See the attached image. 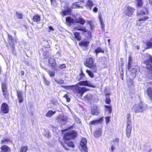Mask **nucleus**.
<instances>
[{"mask_svg":"<svg viewBox=\"0 0 152 152\" xmlns=\"http://www.w3.org/2000/svg\"><path fill=\"white\" fill-rule=\"evenodd\" d=\"M78 84L81 86H88L91 87H93L91 82L87 80L80 82L78 83V84L75 85V92L77 94H78L81 97L82 96L83 93L86 91L87 89L86 88L79 87Z\"/></svg>","mask_w":152,"mask_h":152,"instance_id":"obj_1","label":"nucleus"},{"mask_svg":"<svg viewBox=\"0 0 152 152\" xmlns=\"http://www.w3.org/2000/svg\"><path fill=\"white\" fill-rule=\"evenodd\" d=\"M149 59L144 62L146 64L147 69V74L146 76L147 79H152V57L149 54H148Z\"/></svg>","mask_w":152,"mask_h":152,"instance_id":"obj_2","label":"nucleus"},{"mask_svg":"<svg viewBox=\"0 0 152 152\" xmlns=\"http://www.w3.org/2000/svg\"><path fill=\"white\" fill-rule=\"evenodd\" d=\"M84 64L86 67L91 69L92 72H96V66L94 64V59L93 58H88Z\"/></svg>","mask_w":152,"mask_h":152,"instance_id":"obj_3","label":"nucleus"},{"mask_svg":"<svg viewBox=\"0 0 152 152\" xmlns=\"http://www.w3.org/2000/svg\"><path fill=\"white\" fill-rule=\"evenodd\" d=\"M130 114H128L127 115L126 134V136L128 138H129L130 137L132 129L131 120L130 118Z\"/></svg>","mask_w":152,"mask_h":152,"instance_id":"obj_4","label":"nucleus"},{"mask_svg":"<svg viewBox=\"0 0 152 152\" xmlns=\"http://www.w3.org/2000/svg\"><path fill=\"white\" fill-rule=\"evenodd\" d=\"M66 22L71 23H74L75 22L77 23H80L81 25H83L86 23V21L82 17L76 18L75 20L72 18L70 17H68L66 18Z\"/></svg>","mask_w":152,"mask_h":152,"instance_id":"obj_5","label":"nucleus"},{"mask_svg":"<svg viewBox=\"0 0 152 152\" xmlns=\"http://www.w3.org/2000/svg\"><path fill=\"white\" fill-rule=\"evenodd\" d=\"M77 133L76 131L73 130L65 133L64 135V139L65 141H68L75 137Z\"/></svg>","mask_w":152,"mask_h":152,"instance_id":"obj_6","label":"nucleus"},{"mask_svg":"<svg viewBox=\"0 0 152 152\" xmlns=\"http://www.w3.org/2000/svg\"><path fill=\"white\" fill-rule=\"evenodd\" d=\"M142 103L135 105L133 107L132 110L135 113L142 112L145 109Z\"/></svg>","mask_w":152,"mask_h":152,"instance_id":"obj_7","label":"nucleus"},{"mask_svg":"<svg viewBox=\"0 0 152 152\" xmlns=\"http://www.w3.org/2000/svg\"><path fill=\"white\" fill-rule=\"evenodd\" d=\"M64 144L63 142H61V144L64 147V148L66 150H69V149L68 148V147H70L74 148V145L72 141H65Z\"/></svg>","mask_w":152,"mask_h":152,"instance_id":"obj_8","label":"nucleus"},{"mask_svg":"<svg viewBox=\"0 0 152 152\" xmlns=\"http://www.w3.org/2000/svg\"><path fill=\"white\" fill-rule=\"evenodd\" d=\"M48 63L53 69L55 70H58V66H56V63L54 58H50L48 60Z\"/></svg>","mask_w":152,"mask_h":152,"instance_id":"obj_9","label":"nucleus"},{"mask_svg":"<svg viewBox=\"0 0 152 152\" xmlns=\"http://www.w3.org/2000/svg\"><path fill=\"white\" fill-rule=\"evenodd\" d=\"M134 10L133 8L128 6L125 9L124 13L127 16L131 17L134 12Z\"/></svg>","mask_w":152,"mask_h":152,"instance_id":"obj_10","label":"nucleus"},{"mask_svg":"<svg viewBox=\"0 0 152 152\" xmlns=\"http://www.w3.org/2000/svg\"><path fill=\"white\" fill-rule=\"evenodd\" d=\"M57 120L62 125L65 124L67 121V118L64 116H58L56 118Z\"/></svg>","mask_w":152,"mask_h":152,"instance_id":"obj_11","label":"nucleus"},{"mask_svg":"<svg viewBox=\"0 0 152 152\" xmlns=\"http://www.w3.org/2000/svg\"><path fill=\"white\" fill-rule=\"evenodd\" d=\"M18 102L20 103H22L24 100L23 94L22 91L19 90H16Z\"/></svg>","mask_w":152,"mask_h":152,"instance_id":"obj_12","label":"nucleus"},{"mask_svg":"<svg viewBox=\"0 0 152 152\" xmlns=\"http://www.w3.org/2000/svg\"><path fill=\"white\" fill-rule=\"evenodd\" d=\"M87 140L85 138H82L80 143V145L82 147L83 150L87 152V148L86 147Z\"/></svg>","mask_w":152,"mask_h":152,"instance_id":"obj_13","label":"nucleus"},{"mask_svg":"<svg viewBox=\"0 0 152 152\" xmlns=\"http://www.w3.org/2000/svg\"><path fill=\"white\" fill-rule=\"evenodd\" d=\"M1 111L4 113H8L9 107L7 104L5 103H3L2 104L1 107Z\"/></svg>","mask_w":152,"mask_h":152,"instance_id":"obj_14","label":"nucleus"},{"mask_svg":"<svg viewBox=\"0 0 152 152\" xmlns=\"http://www.w3.org/2000/svg\"><path fill=\"white\" fill-rule=\"evenodd\" d=\"M100 111V109L97 106H95L94 108L92 110L91 113L92 114L94 115H97L99 113Z\"/></svg>","mask_w":152,"mask_h":152,"instance_id":"obj_15","label":"nucleus"},{"mask_svg":"<svg viewBox=\"0 0 152 152\" xmlns=\"http://www.w3.org/2000/svg\"><path fill=\"white\" fill-rule=\"evenodd\" d=\"M137 15L138 16L141 15H144L148 13V12L147 10L145 8L143 9L142 10L138 9L137 11Z\"/></svg>","mask_w":152,"mask_h":152,"instance_id":"obj_16","label":"nucleus"},{"mask_svg":"<svg viewBox=\"0 0 152 152\" xmlns=\"http://www.w3.org/2000/svg\"><path fill=\"white\" fill-rule=\"evenodd\" d=\"M1 151L0 152H10V148L6 145H4L1 147Z\"/></svg>","mask_w":152,"mask_h":152,"instance_id":"obj_17","label":"nucleus"},{"mask_svg":"<svg viewBox=\"0 0 152 152\" xmlns=\"http://www.w3.org/2000/svg\"><path fill=\"white\" fill-rule=\"evenodd\" d=\"M93 5L94 3L91 1L88 0L86 3L85 6L87 8L91 10Z\"/></svg>","mask_w":152,"mask_h":152,"instance_id":"obj_18","label":"nucleus"},{"mask_svg":"<svg viewBox=\"0 0 152 152\" xmlns=\"http://www.w3.org/2000/svg\"><path fill=\"white\" fill-rule=\"evenodd\" d=\"M74 29L80 31H83L85 32H86L87 31V30L86 28L85 27H83L82 26H77L74 28Z\"/></svg>","mask_w":152,"mask_h":152,"instance_id":"obj_19","label":"nucleus"},{"mask_svg":"<svg viewBox=\"0 0 152 152\" xmlns=\"http://www.w3.org/2000/svg\"><path fill=\"white\" fill-rule=\"evenodd\" d=\"M94 52L96 53V56H97L98 53H104V50L101 47H98L95 49Z\"/></svg>","mask_w":152,"mask_h":152,"instance_id":"obj_20","label":"nucleus"},{"mask_svg":"<svg viewBox=\"0 0 152 152\" xmlns=\"http://www.w3.org/2000/svg\"><path fill=\"white\" fill-rule=\"evenodd\" d=\"M89 43V42L88 41L83 40L79 43V45L80 46L86 47L88 46Z\"/></svg>","mask_w":152,"mask_h":152,"instance_id":"obj_21","label":"nucleus"},{"mask_svg":"<svg viewBox=\"0 0 152 152\" xmlns=\"http://www.w3.org/2000/svg\"><path fill=\"white\" fill-rule=\"evenodd\" d=\"M56 113V111H53L52 110H49L46 114V116L47 117H50Z\"/></svg>","mask_w":152,"mask_h":152,"instance_id":"obj_22","label":"nucleus"},{"mask_svg":"<svg viewBox=\"0 0 152 152\" xmlns=\"http://www.w3.org/2000/svg\"><path fill=\"white\" fill-rule=\"evenodd\" d=\"M103 121V117H102L98 120L92 121L91 122L90 124L91 125H93L96 124L100 123Z\"/></svg>","mask_w":152,"mask_h":152,"instance_id":"obj_23","label":"nucleus"},{"mask_svg":"<svg viewBox=\"0 0 152 152\" xmlns=\"http://www.w3.org/2000/svg\"><path fill=\"white\" fill-rule=\"evenodd\" d=\"M40 16L38 15H34L33 18V20L35 22H38L40 21Z\"/></svg>","mask_w":152,"mask_h":152,"instance_id":"obj_24","label":"nucleus"},{"mask_svg":"<svg viewBox=\"0 0 152 152\" xmlns=\"http://www.w3.org/2000/svg\"><path fill=\"white\" fill-rule=\"evenodd\" d=\"M92 95L90 94H88L84 96V99L85 100L90 101L92 99Z\"/></svg>","mask_w":152,"mask_h":152,"instance_id":"obj_25","label":"nucleus"},{"mask_svg":"<svg viewBox=\"0 0 152 152\" xmlns=\"http://www.w3.org/2000/svg\"><path fill=\"white\" fill-rule=\"evenodd\" d=\"M147 92L150 99L152 100V88H149L147 89Z\"/></svg>","mask_w":152,"mask_h":152,"instance_id":"obj_26","label":"nucleus"},{"mask_svg":"<svg viewBox=\"0 0 152 152\" xmlns=\"http://www.w3.org/2000/svg\"><path fill=\"white\" fill-rule=\"evenodd\" d=\"M81 73L80 74V78L79 79V80H84L86 79L85 78H86L85 74L83 73L82 71V70H81Z\"/></svg>","mask_w":152,"mask_h":152,"instance_id":"obj_27","label":"nucleus"},{"mask_svg":"<svg viewBox=\"0 0 152 152\" xmlns=\"http://www.w3.org/2000/svg\"><path fill=\"white\" fill-rule=\"evenodd\" d=\"M74 36L75 38L78 40H80L81 39V37L80 36V33L78 32H75L74 33Z\"/></svg>","mask_w":152,"mask_h":152,"instance_id":"obj_28","label":"nucleus"},{"mask_svg":"<svg viewBox=\"0 0 152 152\" xmlns=\"http://www.w3.org/2000/svg\"><path fill=\"white\" fill-rule=\"evenodd\" d=\"M106 96V103L107 104H109L111 102L110 99L109 94H105Z\"/></svg>","mask_w":152,"mask_h":152,"instance_id":"obj_29","label":"nucleus"},{"mask_svg":"<svg viewBox=\"0 0 152 152\" xmlns=\"http://www.w3.org/2000/svg\"><path fill=\"white\" fill-rule=\"evenodd\" d=\"M132 58L131 56H130L129 58V62L128 63V65L127 66V68L128 70H129L132 65Z\"/></svg>","mask_w":152,"mask_h":152,"instance_id":"obj_30","label":"nucleus"},{"mask_svg":"<svg viewBox=\"0 0 152 152\" xmlns=\"http://www.w3.org/2000/svg\"><path fill=\"white\" fill-rule=\"evenodd\" d=\"M16 16L18 18L20 19H22L23 18L22 14L21 12H16Z\"/></svg>","mask_w":152,"mask_h":152,"instance_id":"obj_31","label":"nucleus"},{"mask_svg":"<svg viewBox=\"0 0 152 152\" xmlns=\"http://www.w3.org/2000/svg\"><path fill=\"white\" fill-rule=\"evenodd\" d=\"M101 131L100 130L97 131L95 132L94 136L96 137H98L101 135Z\"/></svg>","mask_w":152,"mask_h":152,"instance_id":"obj_32","label":"nucleus"},{"mask_svg":"<svg viewBox=\"0 0 152 152\" xmlns=\"http://www.w3.org/2000/svg\"><path fill=\"white\" fill-rule=\"evenodd\" d=\"M151 41H148L146 43V45L148 48L152 47V38L151 39Z\"/></svg>","mask_w":152,"mask_h":152,"instance_id":"obj_33","label":"nucleus"},{"mask_svg":"<svg viewBox=\"0 0 152 152\" xmlns=\"http://www.w3.org/2000/svg\"><path fill=\"white\" fill-rule=\"evenodd\" d=\"M86 72L91 77L93 78L94 77V74L91 71L88 70H86Z\"/></svg>","mask_w":152,"mask_h":152,"instance_id":"obj_34","label":"nucleus"},{"mask_svg":"<svg viewBox=\"0 0 152 152\" xmlns=\"http://www.w3.org/2000/svg\"><path fill=\"white\" fill-rule=\"evenodd\" d=\"M55 81L57 83L59 84H62L64 83V80L62 79H55Z\"/></svg>","mask_w":152,"mask_h":152,"instance_id":"obj_35","label":"nucleus"},{"mask_svg":"<svg viewBox=\"0 0 152 152\" xmlns=\"http://www.w3.org/2000/svg\"><path fill=\"white\" fill-rule=\"evenodd\" d=\"M73 117L77 123L78 124L81 123V120L79 118L77 117L75 115H74Z\"/></svg>","mask_w":152,"mask_h":152,"instance_id":"obj_36","label":"nucleus"},{"mask_svg":"<svg viewBox=\"0 0 152 152\" xmlns=\"http://www.w3.org/2000/svg\"><path fill=\"white\" fill-rule=\"evenodd\" d=\"M8 36L9 40V43L10 45H11L12 44L13 41L14 40L13 39V38H12V36L8 34Z\"/></svg>","mask_w":152,"mask_h":152,"instance_id":"obj_37","label":"nucleus"},{"mask_svg":"<svg viewBox=\"0 0 152 152\" xmlns=\"http://www.w3.org/2000/svg\"><path fill=\"white\" fill-rule=\"evenodd\" d=\"M104 106L106 108V110L109 111V113H111L112 112V108L111 106H107L105 105Z\"/></svg>","mask_w":152,"mask_h":152,"instance_id":"obj_38","label":"nucleus"},{"mask_svg":"<svg viewBox=\"0 0 152 152\" xmlns=\"http://www.w3.org/2000/svg\"><path fill=\"white\" fill-rule=\"evenodd\" d=\"M136 1L137 2V6L138 7H140L143 4L142 0H136Z\"/></svg>","mask_w":152,"mask_h":152,"instance_id":"obj_39","label":"nucleus"},{"mask_svg":"<svg viewBox=\"0 0 152 152\" xmlns=\"http://www.w3.org/2000/svg\"><path fill=\"white\" fill-rule=\"evenodd\" d=\"M1 87L2 91L7 90V85L5 83H2Z\"/></svg>","mask_w":152,"mask_h":152,"instance_id":"obj_40","label":"nucleus"},{"mask_svg":"<svg viewBox=\"0 0 152 152\" xmlns=\"http://www.w3.org/2000/svg\"><path fill=\"white\" fill-rule=\"evenodd\" d=\"M27 147L26 146L22 147L20 151V152H26Z\"/></svg>","mask_w":152,"mask_h":152,"instance_id":"obj_41","label":"nucleus"},{"mask_svg":"<svg viewBox=\"0 0 152 152\" xmlns=\"http://www.w3.org/2000/svg\"><path fill=\"white\" fill-rule=\"evenodd\" d=\"M3 92V95L4 96L5 98H7L8 97V94H7V90H4L2 91Z\"/></svg>","mask_w":152,"mask_h":152,"instance_id":"obj_42","label":"nucleus"},{"mask_svg":"<svg viewBox=\"0 0 152 152\" xmlns=\"http://www.w3.org/2000/svg\"><path fill=\"white\" fill-rule=\"evenodd\" d=\"M63 97L66 99L67 102H70V99L66 94H65L64 95V96Z\"/></svg>","mask_w":152,"mask_h":152,"instance_id":"obj_43","label":"nucleus"},{"mask_svg":"<svg viewBox=\"0 0 152 152\" xmlns=\"http://www.w3.org/2000/svg\"><path fill=\"white\" fill-rule=\"evenodd\" d=\"M119 139L118 138H116L115 139H114L113 140V142L116 143L117 144V145H118L119 144Z\"/></svg>","mask_w":152,"mask_h":152,"instance_id":"obj_44","label":"nucleus"},{"mask_svg":"<svg viewBox=\"0 0 152 152\" xmlns=\"http://www.w3.org/2000/svg\"><path fill=\"white\" fill-rule=\"evenodd\" d=\"M43 79L45 84L47 85H49L50 84V82L47 80L45 77H43Z\"/></svg>","mask_w":152,"mask_h":152,"instance_id":"obj_45","label":"nucleus"},{"mask_svg":"<svg viewBox=\"0 0 152 152\" xmlns=\"http://www.w3.org/2000/svg\"><path fill=\"white\" fill-rule=\"evenodd\" d=\"M58 68H59L61 69H63L64 68H66V65L64 64H62L61 65H59L58 67Z\"/></svg>","mask_w":152,"mask_h":152,"instance_id":"obj_46","label":"nucleus"},{"mask_svg":"<svg viewBox=\"0 0 152 152\" xmlns=\"http://www.w3.org/2000/svg\"><path fill=\"white\" fill-rule=\"evenodd\" d=\"M49 74L51 77H53L55 75V73L54 72L49 71Z\"/></svg>","mask_w":152,"mask_h":152,"instance_id":"obj_47","label":"nucleus"},{"mask_svg":"<svg viewBox=\"0 0 152 152\" xmlns=\"http://www.w3.org/2000/svg\"><path fill=\"white\" fill-rule=\"evenodd\" d=\"M148 18L147 16L144 17L143 18H140L139 20V21H144L146 20L147 19H148Z\"/></svg>","mask_w":152,"mask_h":152,"instance_id":"obj_48","label":"nucleus"},{"mask_svg":"<svg viewBox=\"0 0 152 152\" xmlns=\"http://www.w3.org/2000/svg\"><path fill=\"white\" fill-rule=\"evenodd\" d=\"M9 141V140L7 138H4V139L3 140H2L1 142V143L2 144H3L4 143V142H8Z\"/></svg>","mask_w":152,"mask_h":152,"instance_id":"obj_49","label":"nucleus"},{"mask_svg":"<svg viewBox=\"0 0 152 152\" xmlns=\"http://www.w3.org/2000/svg\"><path fill=\"white\" fill-rule=\"evenodd\" d=\"M61 86L64 88L68 90L69 88L71 87V86H64L63 85Z\"/></svg>","mask_w":152,"mask_h":152,"instance_id":"obj_50","label":"nucleus"},{"mask_svg":"<svg viewBox=\"0 0 152 152\" xmlns=\"http://www.w3.org/2000/svg\"><path fill=\"white\" fill-rule=\"evenodd\" d=\"M62 15L63 16H64L66 15L67 14L68 11H62Z\"/></svg>","mask_w":152,"mask_h":152,"instance_id":"obj_51","label":"nucleus"},{"mask_svg":"<svg viewBox=\"0 0 152 152\" xmlns=\"http://www.w3.org/2000/svg\"><path fill=\"white\" fill-rule=\"evenodd\" d=\"M106 122L107 124L110 121V117H106Z\"/></svg>","mask_w":152,"mask_h":152,"instance_id":"obj_52","label":"nucleus"},{"mask_svg":"<svg viewBox=\"0 0 152 152\" xmlns=\"http://www.w3.org/2000/svg\"><path fill=\"white\" fill-rule=\"evenodd\" d=\"M93 11L95 12H97L98 8L96 7H95L93 9Z\"/></svg>","mask_w":152,"mask_h":152,"instance_id":"obj_53","label":"nucleus"},{"mask_svg":"<svg viewBox=\"0 0 152 152\" xmlns=\"http://www.w3.org/2000/svg\"><path fill=\"white\" fill-rule=\"evenodd\" d=\"M45 136L48 138H49L50 137V135L48 132H47L46 133V134H45Z\"/></svg>","mask_w":152,"mask_h":152,"instance_id":"obj_54","label":"nucleus"},{"mask_svg":"<svg viewBox=\"0 0 152 152\" xmlns=\"http://www.w3.org/2000/svg\"><path fill=\"white\" fill-rule=\"evenodd\" d=\"M101 24V26L102 28V29L104 28V25L102 23V21H101V22H100Z\"/></svg>","mask_w":152,"mask_h":152,"instance_id":"obj_55","label":"nucleus"},{"mask_svg":"<svg viewBox=\"0 0 152 152\" xmlns=\"http://www.w3.org/2000/svg\"><path fill=\"white\" fill-rule=\"evenodd\" d=\"M114 145H112L111 148V149L112 150V152H113V149L115 148Z\"/></svg>","mask_w":152,"mask_h":152,"instance_id":"obj_56","label":"nucleus"},{"mask_svg":"<svg viewBox=\"0 0 152 152\" xmlns=\"http://www.w3.org/2000/svg\"><path fill=\"white\" fill-rule=\"evenodd\" d=\"M48 28L49 30H50L53 31L54 30V29L53 28V27L51 26H49Z\"/></svg>","mask_w":152,"mask_h":152,"instance_id":"obj_57","label":"nucleus"},{"mask_svg":"<svg viewBox=\"0 0 152 152\" xmlns=\"http://www.w3.org/2000/svg\"><path fill=\"white\" fill-rule=\"evenodd\" d=\"M75 4V5H74L73 6L74 7V6H75V7H76V8L78 7L79 8V6H78V5L77 3H76V4Z\"/></svg>","mask_w":152,"mask_h":152,"instance_id":"obj_58","label":"nucleus"},{"mask_svg":"<svg viewBox=\"0 0 152 152\" xmlns=\"http://www.w3.org/2000/svg\"><path fill=\"white\" fill-rule=\"evenodd\" d=\"M55 0H50V2L51 4H53V3L55 2Z\"/></svg>","mask_w":152,"mask_h":152,"instance_id":"obj_59","label":"nucleus"},{"mask_svg":"<svg viewBox=\"0 0 152 152\" xmlns=\"http://www.w3.org/2000/svg\"><path fill=\"white\" fill-rule=\"evenodd\" d=\"M20 74L22 75H23L24 74V72L23 71H21L20 72Z\"/></svg>","mask_w":152,"mask_h":152,"instance_id":"obj_60","label":"nucleus"},{"mask_svg":"<svg viewBox=\"0 0 152 152\" xmlns=\"http://www.w3.org/2000/svg\"><path fill=\"white\" fill-rule=\"evenodd\" d=\"M99 18L100 20V22H101V21H102V18L101 17H100L99 16Z\"/></svg>","mask_w":152,"mask_h":152,"instance_id":"obj_61","label":"nucleus"},{"mask_svg":"<svg viewBox=\"0 0 152 152\" xmlns=\"http://www.w3.org/2000/svg\"><path fill=\"white\" fill-rule=\"evenodd\" d=\"M150 3L152 5V0H149Z\"/></svg>","mask_w":152,"mask_h":152,"instance_id":"obj_62","label":"nucleus"},{"mask_svg":"<svg viewBox=\"0 0 152 152\" xmlns=\"http://www.w3.org/2000/svg\"><path fill=\"white\" fill-rule=\"evenodd\" d=\"M87 23L88 24H91V22L89 21H88Z\"/></svg>","mask_w":152,"mask_h":152,"instance_id":"obj_63","label":"nucleus"},{"mask_svg":"<svg viewBox=\"0 0 152 152\" xmlns=\"http://www.w3.org/2000/svg\"><path fill=\"white\" fill-rule=\"evenodd\" d=\"M110 39H108V41L109 42H110Z\"/></svg>","mask_w":152,"mask_h":152,"instance_id":"obj_64","label":"nucleus"}]
</instances>
